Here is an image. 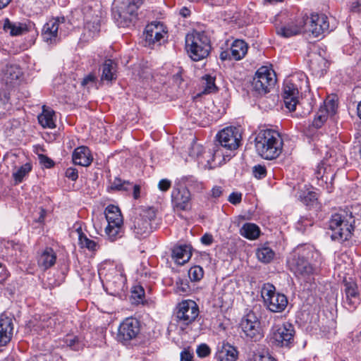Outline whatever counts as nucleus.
Segmentation results:
<instances>
[{
  "label": "nucleus",
  "mask_w": 361,
  "mask_h": 361,
  "mask_svg": "<svg viewBox=\"0 0 361 361\" xmlns=\"http://www.w3.org/2000/svg\"><path fill=\"white\" fill-rule=\"evenodd\" d=\"M304 87H307V78L304 73H297L284 80L283 95H299Z\"/></svg>",
  "instance_id": "nucleus-19"
},
{
  "label": "nucleus",
  "mask_w": 361,
  "mask_h": 361,
  "mask_svg": "<svg viewBox=\"0 0 361 361\" xmlns=\"http://www.w3.org/2000/svg\"><path fill=\"white\" fill-rule=\"evenodd\" d=\"M326 110L329 114H334L336 109V104L333 99L327 100L324 102Z\"/></svg>",
  "instance_id": "nucleus-57"
},
{
  "label": "nucleus",
  "mask_w": 361,
  "mask_h": 361,
  "mask_svg": "<svg viewBox=\"0 0 361 361\" xmlns=\"http://www.w3.org/2000/svg\"><path fill=\"white\" fill-rule=\"evenodd\" d=\"M75 231L78 234V244L80 248L87 249L92 252H96L99 249L100 245L98 241L88 238L83 232L81 226L76 227Z\"/></svg>",
  "instance_id": "nucleus-28"
},
{
  "label": "nucleus",
  "mask_w": 361,
  "mask_h": 361,
  "mask_svg": "<svg viewBox=\"0 0 361 361\" xmlns=\"http://www.w3.org/2000/svg\"><path fill=\"white\" fill-rule=\"evenodd\" d=\"M298 197L307 206L313 204L317 200V195L314 191H301Z\"/></svg>",
  "instance_id": "nucleus-40"
},
{
  "label": "nucleus",
  "mask_w": 361,
  "mask_h": 361,
  "mask_svg": "<svg viewBox=\"0 0 361 361\" xmlns=\"http://www.w3.org/2000/svg\"><path fill=\"white\" fill-rule=\"evenodd\" d=\"M276 81L274 70L269 66H264L257 71L253 78L252 89L259 94H265L274 86Z\"/></svg>",
  "instance_id": "nucleus-11"
},
{
  "label": "nucleus",
  "mask_w": 361,
  "mask_h": 361,
  "mask_svg": "<svg viewBox=\"0 0 361 361\" xmlns=\"http://www.w3.org/2000/svg\"><path fill=\"white\" fill-rule=\"evenodd\" d=\"M171 186V182L169 179L164 178L159 180L158 183V188L162 191H167Z\"/></svg>",
  "instance_id": "nucleus-56"
},
{
  "label": "nucleus",
  "mask_w": 361,
  "mask_h": 361,
  "mask_svg": "<svg viewBox=\"0 0 361 361\" xmlns=\"http://www.w3.org/2000/svg\"><path fill=\"white\" fill-rule=\"evenodd\" d=\"M298 98L299 95H283L286 108L290 111H295L296 106L298 104Z\"/></svg>",
  "instance_id": "nucleus-46"
},
{
  "label": "nucleus",
  "mask_w": 361,
  "mask_h": 361,
  "mask_svg": "<svg viewBox=\"0 0 361 361\" xmlns=\"http://www.w3.org/2000/svg\"><path fill=\"white\" fill-rule=\"evenodd\" d=\"M253 175L255 178L261 179L267 176V169L264 166L258 164L253 167Z\"/></svg>",
  "instance_id": "nucleus-52"
},
{
  "label": "nucleus",
  "mask_w": 361,
  "mask_h": 361,
  "mask_svg": "<svg viewBox=\"0 0 361 361\" xmlns=\"http://www.w3.org/2000/svg\"><path fill=\"white\" fill-rule=\"evenodd\" d=\"M31 169L32 166L29 163H26L21 166L19 169H17L16 172L13 173V176L15 180L18 183L21 182L23 178L28 174Z\"/></svg>",
  "instance_id": "nucleus-45"
},
{
  "label": "nucleus",
  "mask_w": 361,
  "mask_h": 361,
  "mask_svg": "<svg viewBox=\"0 0 361 361\" xmlns=\"http://www.w3.org/2000/svg\"><path fill=\"white\" fill-rule=\"evenodd\" d=\"M56 261V254L51 247H46L39 253L37 262V266L42 271H46L53 267Z\"/></svg>",
  "instance_id": "nucleus-25"
},
{
  "label": "nucleus",
  "mask_w": 361,
  "mask_h": 361,
  "mask_svg": "<svg viewBox=\"0 0 361 361\" xmlns=\"http://www.w3.org/2000/svg\"><path fill=\"white\" fill-rule=\"evenodd\" d=\"M100 30V19L96 15L89 19L88 16L85 17V24L84 26L83 36L86 40H90L97 35Z\"/></svg>",
  "instance_id": "nucleus-30"
},
{
  "label": "nucleus",
  "mask_w": 361,
  "mask_h": 361,
  "mask_svg": "<svg viewBox=\"0 0 361 361\" xmlns=\"http://www.w3.org/2000/svg\"><path fill=\"white\" fill-rule=\"evenodd\" d=\"M5 248L7 250V255L13 256L17 255V252H20L22 246L14 241H7L4 244Z\"/></svg>",
  "instance_id": "nucleus-49"
},
{
  "label": "nucleus",
  "mask_w": 361,
  "mask_h": 361,
  "mask_svg": "<svg viewBox=\"0 0 361 361\" xmlns=\"http://www.w3.org/2000/svg\"><path fill=\"white\" fill-rule=\"evenodd\" d=\"M355 219L351 212L340 211L331 215L329 220L331 238L340 243L349 240L355 229Z\"/></svg>",
  "instance_id": "nucleus-3"
},
{
  "label": "nucleus",
  "mask_w": 361,
  "mask_h": 361,
  "mask_svg": "<svg viewBox=\"0 0 361 361\" xmlns=\"http://www.w3.org/2000/svg\"><path fill=\"white\" fill-rule=\"evenodd\" d=\"M116 63L111 59H107L104 61L102 67V80H106L108 82L112 81L116 79Z\"/></svg>",
  "instance_id": "nucleus-36"
},
{
  "label": "nucleus",
  "mask_w": 361,
  "mask_h": 361,
  "mask_svg": "<svg viewBox=\"0 0 361 361\" xmlns=\"http://www.w3.org/2000/svg\"><path fill=\"white\" fill-rule=\"evenodd\" d=\"M196 353L198 357H206L210 354L211 350L207 344L202 343L197 346Z\"/></svg>",
  "instance_id": "nucleus-53"
},
{
  "label": "nucleus",
  "mask_w": 361,
  "mask_h": 361,
  "mask_svg": "<svg viewBox=\"0 0 361 361\" xmlns=\"http://www.w3.org/2000/svg\"><path fill=\"white\" fill-rule=\"evenodd\" d=\"M98 274L110 295H118L124 291L126 277L121 265L106 263L99 269Z\"/></svg>",
  "instance_id": "nucleus-4"
},
{
  "label": "nucleus",
  "mask_w": 361,
  "mask_h": 361,
  "mask_svg": "<svg viewBox=\"0 0 361 361\" xmlns=\"http://www.w3.org/2000/svg\"><path fill=\"white\" fill-rule=\"evenodd\" d=\"M181 180L185 183L187 185L193 187L197 190H201L203 188L202 183L197 180L192 176H185L181 178Z\"/></svg>",
  "instance_id": "nucleus-48"
},
{
  "label": "nucleus",
  "mask_w": 361,
  "mask_h": 361,
  "mask_svg": "<svg viewBox=\"0 0 361 361\" xmlns=\"http://www.w3.org/2000/svg\"><path fill=\"white\" fill-rule=\"evenodd\" d=\"M329 29L328 18L323 13H313L311 15L308 31L312 32L314 37H318Z\"/></svg>",
  "instance_id": "nucleus-22"
},
{
  "label": "nucleus",
  "mask_w": 361,
  "mask_h": 361,
  "mask_svg": "<svg viewBox=\"0 0 361 361\" xmlns=\"http://www.w3.org/2000/svg\"><path fill=\"white\" fill-rule=\"evenodd\" d=\"M112 16L119 27H128L137 17V11L144 0H116Z\"/></svg>",
  "instance_id": "nucleus-7"
},
{
  "label": "nucleus",
  "mask_w": 361,
  "mask_h": 361,
  "mask_svg": "<svg viewBox=\"0 0 361 361\" xmlns=\"http://www.w3.org/2000/svg\"><path fill=\"white\" fill-rule=\"evenodd\" d=\"M66 176L73 181H75L78 178V170L74 168H68L66 171Z\"/></svg>",
  "instance_id": "nucleus-60"
},
{
  "label": "nucleus",
  "mask_w": 361,
  "mask_h": 361,
  "mask_svg": "<svg viewBox=\"0 0 361 361\" xmlns=\"http://www.w3.org/2000/svg\"><path fill=\"white\" fill-rule=\"evenodd\" d=\"M192 256L190 247L187 245L175 246L172 250V259L178 265L188 262Z\"/></svg>",
  "instance_id": "nucleus-31"
},
{
  "label": "nucleus",
  "mask_w": 361,
  "mask_h": 361,
  "mask_svg": "<svg viewBox=\"0 0 361 361\" xmlns=\"http://www.w3.org/2000/svg\"><path fill=\"white\" fill-rule=\"evenodd\" d=\"M185 49L192 60L200 61L210 52L209 38L204 32L192 31L185 37Z\"/></svg>",
  "instance_id": "nucleus-6"
},
{
  "label": "nucleus",
  "mask_w": 361,
  "mask_h": 361,
  "mask_svg": "<svg viewBox=\"0 0 361 361\" xmlns=\"http://www.w3.org/2000/svg\"><path fill=\"white\" fill-rule=\"evenodd\" d=\"M345 297L343 300L344 307L349 311H353L360 302L357 284L353 281H345L344 283Z\"/></svg>",
  "instance_id": "nucleus-21"
},
{
  "label": "nucleus",
  "mask_w": 361,
  "mask_h": 361,
  "mask_svg": "<svg viewBox=\"0 0 361 361\" xmlns=\"http://www.w3.org/2000/svg\"><path fill=\"white\" fill-rule=\"evenodd\" d=\"M327 61L319 54H313L310 56L309 62L310 68L313 74L316 75L321 76L324 75L327 68Z\"/></svg>",
  "instance_id": "nucleus-32"
},
{
  "label": "nucleus",
  "mask_w": 361,
  "mask_h": 361,
  "mask_svg": "<svg viewBox=\"0 0 361 361\" xmlns=\"http://www.w3.org/2000/svg\"><path fill=\"white\" fill-rule=\"evenodd\" d=\"M238 354L237 350L233 346L227 343H222L217 346L215 359L217 361H236Z\"/></svg>",
  "instance_id": "nucleus-26"
},
{
  "label": "nucleus",
  "mask_w": 361,
  "mask_h": 361,
  "mask_svg": "<svg viewBox=\"0 0 361 361\" xmlns=\"http://www.w3.org/2000/svg\"><path fill=\"white\" fill-rule=\"evenodd\" d=\"M241 138L240 129L233 126L224 128L216 135L220 145L230 151L235 150L240 146Z\"/></svg>",
  "instance_id": "nucleus-13"
},
{
  "label": "nucleus",
  "mask_w": 361,
  "mask_h": 361,
  "mask_svg": "<svg viewBox=\"0 0 361 361\" xmlns=\"http://www.w3.org/2000/svg\"><path fill=\"white\" fill-rule=\"evenodd\" d=\"M22 75V71L18 66L8 65L3 71L2 80L7 85L13 84L17 81Z\"/></svg>",
  "instance_id": "nucleus-34"
},
{
  "label": "nucleus",
  "mask_w": 361,
  "mask_h": 361,
  "mask_svg": "<svg viewBox=\"0 0 361 361\" xmlns=\"http://www.w3.org/2000/svg\"><path fill=\"white\" fill-rule=\"evenodd\" d=\"M202 85L204 86L203 93L209 94L216 90L215 85V78L209 75H205L202 77Z\"/></svg>",
  "instance_id": "nucleus-41"
},
{
  "label": "nucleus",
  "mask_w": 361,
  "mask_h": 361,
  "mask_svg": "<svg viewBox=\"0 0 361 361\" xmlns=\"http://www.w3.org/2000/svg\"><path fill=\"white\" fill-rule=\"evenodd\" d=\"M64 343L74 350H79L84 346L82 341L75 336H67L64 339Z\"/></svg>",
  "instance_id": "nucleus-44"
},
{
  "label": "nucleus",
  "mask_w": 361,
  "mask_h": 361,
  "mask_svg": "<svg viewBox=\"0 0 361 361\" xmlns=\"http://www.w3.org/2000/svg\"><path fill=\"white\" fill-rule=\"evenodd\" d=\"M13 325L11 318L0 316V346L6 345L11 341L13 335Z\"/></svg>",
  "instance_id": "nucleus-27"
},
{
  "label": "nucleus",
  "mask_w": 361,
  "mask_h": 361,
  "mask_svg": "<svg viewBox=\"0 0 361 361\" xmlns=\"http://www.w3.org/2000/svg\"><path fill=\"white\" fill-rule=\"evenodd\" d=\"M61 23L60 18H52L47 22L42 30V37L44 42L51 44L59 40L58 32Z\"/></svg>",
  "instance_id": "nucleus-24"
},
{
  "label": "nucleus",
  "mask_w": 361,
  "mask_h": 361,
  "mask_svg": "<svg viewBox=\"0 0 361 361\" xmlns=\"http://www.w3.org/2000/svg\"><path fill=\"white\" fill-rule=\"evenodd\" d=\"M255 142L257 152L264 159H274L282 152L283 141L280 133L275 130H259Z\"/></svg>",
  "instance_id": "nucleus-2"
},
{
  "label": "nucleus",
  "mask_w": 361,
  "mask_h": 361,
  "mask_svg": "<svg viewBox=\"0 0 361 361\" xmlns=\"http://www.w3.org/2000/svg\"><path fill=\"white\" fill-rule=\"evenodd\" d=\"M306 24L305 23V25ZM304 25V20L301 21L298 25L289 24L278 29L277 33L282 37H289L300 33Z\"/></svg>",
  "instance_id": "nucleus-38"
},
{
  "label": "nucleus",
  "mask_w": 361,
  "mask_h": 361,
  "mask_svg": "<svg viewBox=\"0 0 361 361\" xmlns=\"http://www.w3.org/2000/svg\"><path fill=\"white\" fill-rule=\"evenodd\" d=\"M261 295L265 306L273 312H283L288 305V300L284 294L276 291L271 283H265L262 288Z\"/></svg>",
  "instance_id": "nucleus-10"
},
{
  "label": "nucleus",
  "mask_w": 361,
  "mask_h": 361,
  "mask_svg": "<svg viewBox=\"0 0 361 361\" xmlns=\"http://www.w3.org/2000/svg\"><path fill=\"white\" fill-rule=\"evenodd\" d=\"M198 315L199 307L193 300H183L177 306L176 317L179 324L188 325L192 323Z\"/></svg>",
  "instance_id": "nucleus-14"
},
{
  "label": "nucleus",
  "mask_w": 361,
  "mask_h": 361,
  "mask_svg": "<svg viewBox=\"0 0 361 361\" xmlns=\"http://www.w3.org/2000/svg\"><path fill=\"white\" fill-rule=\"evenodd\" d=\"M222 188L220 186H214L212 189V197L217 198L220 197L222 194Z\"/></svg>",
  "instance_id": "nucleus-62"
},
{
  "label": "nucleus",
  "mask_w": 361,
  "mask_h": 361,
  "mask_svg": "<svg viewBox=\"0 0 361 361\" xmlns=\"http://www.w3.org/2000/svg\"><path fill=\"white\" fill-rule=\"evenodd\" d=\"M193 351L188 348H184L180 353V361H192Z\"/></svg>",
  "instance_id": "nucleus-54"
},
{
  "label": "nucleus",
  "mask_w": 361,
  "mask_h": 361,
  "mask_svg": "<svg viewBox=\"0 0 361 361\" xmlns=\"http://www.w3.org/2000/svg\"><path fill=\"white\" fill-rule=\"evenodd\" d=\"M104 214L107 221L104 232L107 238L111 242L121 238L124 235V225L120 209L110 204L106 207Z\"/></svg>",
  "instance_id": "nucleus-8"
},
{
  "label": "nucleus",
  "mask_w": 361,
  "mask_h": 361,
  "mask_svg": "<svg viewBox=\"0 0 361 361\" xmlns=\"http://www.w3.org/2000/svg\"><path fill=\"white\" fill-rule=\"evenodd\" d=\"M140 332V323L133 317L126 318L119 325L116 338L124 343L136 338Z\"/></svg>",
  "instance_id": "nucleus-16"
},
{
  "label": "nucleus",
  "mask_w": 361,
  "mask_h": 361,
  "mask_svg": "<svg viewBox=\"0 0 361 361\" xmlns=\"http://www.w3.org/2000/svg\"><path fill=\"white\" fill-rule=\"evenodd\" d=\"M256 255L259 261L267 264L274 259L275 252L269 247L262 246L257 250Z\"/></svg>",
  "instance_id": "nucleus-39"
},
{
  "label": "nucleus",
  "mask_w": 361,
  "mask_h": 361,
  "mask_svg": "<svg viewBox=\"0 0 361 361\" xmlns=\"http://www.w3.org/2000/svg\"><path fill=\"white\" fill-rule=\"evenodd\" d=\"M156 212L149 207L140 209L132 219L130 230L137 238L147 237L152 231L151 221L155 218Z\"/></svg>",
  "instance_id": "nucleus-9"
},
{
  "label": "nucleus",
  "mask_w": 361,
  "mask_h": 361,
  "mask_svg": "<svg viewBox=\"0 0 361 361\" xmlns=\"http://www.w3.org/2000/svg\"><path fill=\"white\" fill-rule=\"evenodd\" d=\"M167 30L164 25L160 22H152L148 24L144 32L145 46L161 44L166 37Z\"/></svg>",
  "instance_id": "nucleus-15"
},
{
  "label": "nucleus",
  "mask_w": 361,
  "mask_h": 361,
  "mask_svg": "<svg viewBox=\"0 0 361 361\" xmlns=\"http://www.w3.org/2000/svg\"><path fill=\"white\" fill-rule=\"evenodd\" d=\"M8 277V272L5 267L0 263V283Z\"/></svg>",
  "instance_id": "nucleus-63"
},
{
  "label": "nucleus",
  "mask_w": 361,
  "mask_h": 361,
  "mask_svg": "<svg viewBox=\"0 0 361 361\" xmlns=\"http://www.w3.org/2000/svg\"><path fill=\"white\" fill-rule=\"evenodd\" d=\"M327 116L324 110H320L312 121V126L317 128L322 127L323 123L326 121Z\"/></svg>",
  "instance_id": "nucleus-50"
},
{
  "label": "nucleus",
  "mask_w": 361,
  "mask_h": 361,
  "mask_svg": "<svg viewBox=\"0 0 361 361\" xmlns=\"http://www.w3.org/2000/svg\"><path fill=\"white\" fill-rule=\"evenodd\" d=\"M242 195L239 192H232L228 196V200L233 204H238L241 202Z\"/></svg>",
  "instance_id": "nucleus-58"
},
{
  "label": "nucleus",
  "mask_w": 361,
  "mask_h": 361,
  "mask_svg": "<svg viewBox=\"0 0 361 361\" xmlns=\"http://www.w3.org/2000/svg\"><path fill=\"white\" fill-rule=\"evenodd\" d=\"M37 119L39 123L44 128H54L56 127L55 112L50 108L43 106L42 112L38 115Z\"/></svg>",
  "instance_id": "nucleus-33"
},
{
  "label": "nucleus",
  "mask_w": 361,
  "mask_h": 361,
  "mask_svg": "<svg viewBox=\"0 0 361 361\" xmlns=\"http://www.w3.org/2000/svg\"><path fill=\"white\" fill-rule=\"evenodd\" d=\"M97 83L98 79L96 74L94 73H90L87 74L83 78L82 80L81 81V85L83 87L87 88V90L92 87H95L98 89Z\"/></svg>",
  "instance_id": "nucleus-42"
},
{
  "label": "nucleus",
  "mask_w": 361,
  "mask_h": 361,
  "mask_svg": "<svg viewBox=\"0 0 361 361\" xmlns=\"http://www.w3.org/2000/svg\"><path fill=\"white\" fill-rule=\"evenodd\" d=\"M314 175L317 180V184L321 187H324L326 185V189L330 192L329 184L331 185L334 178V169L327 166L325 162H322L317 166Z\"/></svg>",
  "instance_id": "nucleus-23"
},
{
  "label": "nucleus",
  "mask_w": 361,
  "mask_h": 361,
  "mask_svg": "<svg viewBox=\"0 0 361 361\" xmlns=\"http://www.w3.org/2000/svg\"><path fill=\"white\" fill-rule=\"evenodd\" d=\"M38 158L40 164L43 165L44 167L49 169L54 166V161L46 155L39 154Z\"/></svg>",
  "instance_id": "nucleus-55"
},
{
  "label": "nucleus",
  "mask_w": 361,
  "mask_h": 361,
  "mask_svg": "<svg viewBox=\"0 0 361 361\" xmlns=\"http://www.w3.org/2000/svg\"><path fill=\"white\" fill-rule=\"evenodd\" d=\"M312 250L310 247L298 246L288 263L290 270L302 282L312 283L317 274L316 268L308 261Z\"/></svg>",
  "instance_id": "nucleus-1"
},
{
  "label": "nucleus",
  "mask_w": 361,
  "mask_h": 361,
  "mask_svg": "<svg viewBox=\"0 0 361 361\" xmlns=\"http://www.w3.org/2000/svg\"><path fill=\"white\" fill-rule=\"evenodd\" d=\"M294 334L293 326L286 322L275 325L272 328L271 339L277 346L289 348L293 343Z\"/></svg>",
  "instance_id": "nucleus-12"
},
{
  "label": "nucleus",
  "mask_w": 361,
  "mask_h": 361,
  "mask_svg": "<svg viewBox=\"0 0 361 361\" xmlns=\"http://www.w3.org/2000/svg\"><path fill=\"white\" fill-rule=\"evenodd\" d=\"M201 243L204 245H210L214 242V238L212 234L206 233L200 238Z\"/></svg>",
  "instance_id": "nucleus-61"
},
{
  "label": "nucleus",
  "mask_w": 361,
  "mask_h": 361,
  "mask_svg": "<svg viewBox=\"0 0 361 361\" xmlns=\"http://www.w3.org/2000/svg\"><path fill=\"white\" fill-rule=\"evenodd\" d=\"M72 159L75 164L82 166H88L91 164L93 159L90 150L85 146L78 147L75 149Z\"/></svg>",
  "instance_id": "nucleus-29"
},
{
  "label": "nucleus",
  "mask_w": 361,
  "mask_h": 361,
  "mask_svg": "<svg viewBox=\"0 0 361 361\" xmlns=\"http://www.w3.org/2000/svg\"><path fill=\"white\" fill-rule=\"evenodd\" d=\"M240 233L247 239L255 240L259 236L260 229L255 224L246 223L241 227Z\"/></svg>",
  "instance_id": "nucleus-37"
},
{
  "label": "nucleus",
  "mask_w": 361,
  "mask_h": 361,
  "mask_svg": "<svg viewBox=\"0 0 361 361\" xmlns=\"http://www.w3.org/2000/svg\"><path fill=\"white\" fill-rule=\"evenodd\" d=\"M132 184L129 181L122 180L119 178H115L111 185L109 187V190H128Z\"/></svg>",
  "instance_id": "nucleus-43"
},
{
  "label": "nucleus",
  "mask_w": 361,
  "mask_h": 361,
  "mask_svg": "<svg viewBox=\"0 0 361 361\" xmlns=\"http://www.w3.org/2000/svg\"><path fill=\"white\" fill-rule=\"evenodd\" d=\"M240 327L247 338L257 341L262 337L260 322L252 312H250L242 319Z\"/></svg>",
  "instance_id": "nucleus-17"
},
{
  "label": "nucleus",
  "mask_w": 361,
  "mask_h": 361,
  "mask_svg": "<svg viewBox=\"0 0 361 361\" xmlns=\"http://www.w3.org/2000/svg\"><path fill=\"white\" fill-rule=\"evenodd\" d=\"M221 145H215L212 149L205 150L200 145L195 144L191 149V154L196 157L198 164L203 169H212L218 167L230 159V155L225 154Z\"/></svg>",
  "instance_id": "nucleus-5"
},
{
  "label": "nucleus",
  "mask_w": 361,
  "mask_h": 361,
  "mask_svg": "<svg viewBox=\"0 0 361 361\" xmlns=\"http://www.w3.org/2000/svg\"><path fill=\"white\" fill-rule=\"evenodd\" d=\"M171 202L176 210H190L191 208V195L189 190L185 187H178L176 184L171 192Z\"/></svg>",
  "instance_id": "nucleus-18"
},
{
  "label": "nucleus",
  "mask_w": 361,
  "mask_h": 361,
  "mask_svg": "<svg viewBox=\"0 0 361 361\" xmlns=\"http://www.w3.org/2000/svg\"><path fill=\"white\" fill-rule=\"evenodd\" d=\"M204 276V270L200 266H193L188 271V276L192 281H199Z\"/></svg>",
  "instance_id": "nucleus-47"
},
{
  "label": "nucleus",
  "mask_w": 361,
  "mask_h": 361,
  "mask_svg": "<svg viewBox=\"0 0 361 361\" xmlns=\"http://www.w3.org/2000/svg\"><path fill=\"white\" fill-rule=\"evenodd\" d=\"M247 44L245 41L236 39L232 43L230 49L221 51L219 58L222 61H238L245 57L247 52Z\"/></svg>",
  "instance_id": "nucleus-20"
},
{
  "label": "nucleus",
  "mask_w": 361,
  "mask_h": 361,
  "mask_svg": "<svg viewBox=\"0 0 361 361\" xmlns=\"http://www.w3.org/2000/svg\"><path fill=\"white\" fill-rule=\"evenodd\" d=\"M4 30L12 36L21 35L27 31V25L20 23H12L8 18L4 22Z\"/></svg>",
  "instance_id": "nucleus-35"
},
{
  "label": "nucleus",
  "mask_w": 361,
  "mask_h": 361,
  "mask_svg": "<svg viewBox=\"0 0 361 361\" xmlns=\"http://www.w3.org/2000/svg\"><path fill=\"white\" fill-rule=\"evenodd\" d=\"M190 290V286L186 281L180 279L176 282V292L179 294H185L189 293Z\"/></svg>",
  "instance_id": "nucleus-51"
},
{
  "label": "nucleus",
  "mask_w": 361,
  "mask_h": 361,
  "mask_svg": "<svg viewBox=\"0 0 361 361\" xmlns=\"http://www.w3.org/2000/svg\"><path fill=\"white\" fill-rule=\"evenodd\" d=\"M350 11L353 13H361V0H353L350 5Z\"/></svg>",
  "instance_id": "nucleus-59"
},
{
  "label": "nucleus",
  "mask_w": 361,
  "mask_h": 361,
  "mask_svg": "<svg viewBox=\"0 0 361 361\" xmlns=\"http://www.w3.org/2000/svg\"><path fill=\"white\" fill-rule=\"evenodd\" d=\"M255 361H276V360L269 355H261Z\"/></svg>",
  "instance_id": "nucleus-64"
}]
</instances>
